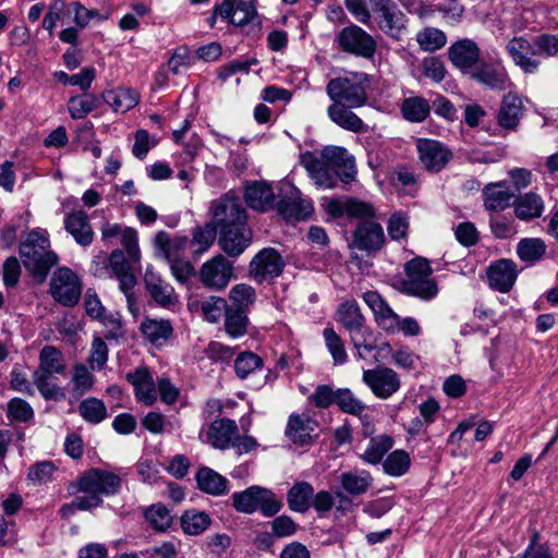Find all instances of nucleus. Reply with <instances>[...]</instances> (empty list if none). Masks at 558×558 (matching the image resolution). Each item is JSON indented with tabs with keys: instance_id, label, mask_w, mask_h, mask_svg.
<instances>
[{
	"instance_id": "f257e3e1",
	"label": "nucleus",
	"mask_w": 558,
	"mask_h": 558,
	"mask_svg": "<svg viewBox=\"0 0 558 558\" xmlns=\"http://www.w3.org/2000/svg\"><path fill=\"white\" fill-rule=\"evenodd\" d=\"M377 27L388 37L400 40L407 31V16L392 0H369ZM347 10L364 25H369L372 12L365 0H344Z\"/></svg>"
},
{
	"instance_id": "f03ea898",
	"label": "nucleus",
	"mask_w": 558,
	"mask_h": 558,
	"mask_svg": "<svg viewBox=\"0 0 558 558\" xmlns=\"http://www.w3.org/2000/svg\"><path fill=\"white\" fill-rule=\"evenodd\" d=\"M64 371L62 352L53 345H45L39 353V366L33 373V381L44 399L61 401L65 398L63 388L54 381V375Z\"/></svg>"
},
{
	"instance_id": "7ed1b4c3",
	"label": "nucleus",
	"mask_w": 558,
	"mask_h": 558,
	"mask_svg": "<svg viewBox=\"0 0 558 558\" xmlns=\"http://www.w3.org/2000/svg\"><path fill=\"white\" fill-rule=\"evenodd\" d=\"M20 255L26 270L39 282L46 279L50 268L58 263V256L50 251L48 236L35 230L21 244Z\"/></svg>"
},
{
	"instance_id": "20e7f679",
	"label": "nucleus",
	"mask_w": 558,
	"mask_h": 558,
	"mask_svg": "<svg viewBox=\"0 0 558 558\" xmlns=\"http://www.w3.org/2000/svg\"><path fill=\"white\" fill-rule=\"evenodd\" d=\"M371 88L368 75L364 72H350L349 76L331 80L327 85L328 96L336 102L343 100L350 108L362 107Z\"/></svg>"
},
{
	"instance_id": "39448f33",
	"label": "nucleus",
	"mask_w": 558,
	"mask_h": 558,
	"mask_svg": "<svg viewBox=\"0 0 558 558\" xmlns=\"http://www.w3.org/2000/svg\"><path fill=\"white\" fill-rule=\"evenodd\" d=\"M232 505L236 511L253 513L260 510L267 517L276 515L282 508V502L269 489L260 486H251L242 492L232 494Z\"/></svg>"
},
{
	"instance_id": "423d86ee",
	"label": "nucleus",
	"mask_w": 558,
	"mask_h": 558,
	"mask_svg": "<svg viewBox=\"0 0 558 558\" xmlns=\"http://www.w3.org/2000/svg\"><path fill=\"white\" fill-rule=\"evenodd\" d=\"M403 290L413 296L429 300L438 293L436 282L430 278L432 267L427 259L417 257L405 264Z\"/></svg>"
},
{
	"instance_id": "0eeeda50",
	"label": "nucleus",
	"mask_w": 558,
	"mask_h": 558,
	"mask_svg": "<svg viewBox=\"0 0 558 558\" xmlns=\"http://www.w3.org/2000/svg\"><path fill=\"white\" fill-rule=\"evenodd\" d=\"M121 478L119 475L100 469H92L81 475L75 483L70 485L73 493H83V496L114 495L120 490Z\"/></svg>"
},
{
	"instance_id": "6e6552de",
	"label": "nucleus",
	"mask_w": 558,
	"mask_h": 558,
	"mask_svg": "<svg viewBox=\"0 0 558 558\" xmlns=\"http://www.w3.org/2000/svg\"><path fill=\"white\" fill-rule=\"evenodd\" d=\"M53 300L64 306H74L82 294V283L77 275L68 267L58 268L49 283Z\"/></svg>"
},
{
	"instance_id": "1a4fd4ad",
	"label": "nucleus",
	"mask_w": 558,
	"mask_h": 558,
	"mask_svg": "<svg viewBox=\"0 0 558 558\" xmlns=\"http://www.w3.org/2000/svg\"><path fill=\"white\" fill-rule=\"evenodd\" d=\"M337 43L342 51L365 59H371L377 48L374 37L355 24L342 28L337 35Z\"/></svg>"
},
{
	"instance_id": "9d476101",
	"label": "nucleus",
	"mask_w": 558,
	"mask_h": 558,
	"mask_svg": "<svg viewBox=\"0 0 558 558\" xmlns=\"http://www.w3.org/2000/svg\"><path fill=\"white\" fill-rule=\"evenodd\" d=\"M213 225L219 230L246 223L247 217L239 197L228 194L211 202Z\"/></svg>"
},
{
	"instance_id": "9b49d317",
	"label": "nucleus",
	"mask_w": 558,
	"mask_h": 558,
	"mask_svg": "<svg viewBox=\"0 0 558 558\" xmlns=\"http://www.w3.org/2000/svg\"><path fill=\"white\" fill-rule=\"evenodd\" d=\"M232 278L233 265L221 254L205 262L198 272L202 284L213 291L225 290Z\"/></svg>"
},
{
	"instance_id": "f8f14e48",
	"label": "nucleus",
	"mask_w": 558,
	"mask_h": 558,
	"mask_svg": "<svg viewBox=\"0 0 558 558\" xmlns=\"http://www.w3.org/2000/svg\"><path fill=\"white\" fill-rule=\"evenodd\" d=\"M284 262L279 252L272 247L263 248L250 262L248 274L258 283L281 275Z\"/></svg>"
},
{
	"instance_id": "ddd939ff",
	"label": "nucleus",
	"mask_w": 558,
	"mask_h": 558,
	"mask_svg": "<svg viewBox=\"0 0 558 558\" xmlns=\"http://www.w3.org/2000/svg\"><path fill=\"white\" fill-rule=\"evenodd\" d=\"M362 379L371 391L383 400L390 398L401 387L398 373L386 366L364 371Z\"/></svg>"
},
{
	"instance_id": "4468645a",
	"label": "nucleus",
	"mask_w": 558,
	"mask_h": 558,
	"mask_svg": "<svg viewBox=\"0 0 558 558\" xmlns=\"http://www.w3.org/2000/svg\"><path fill=\"white\" fill-rule=\"evenodd\" d=\"M447 54L451 64L460 70L484 69L487 66L482 58L478 45L470 38H462L452 43L447 50Z\"/></svg>"
},
{
	"instance_id": "2eb2a0df",
	"label": "nucleus",
	"mask_w": 558,
	"mask_h": 558,
	"mask_svg": "<svg viewBox=\"0 0 558 558\" xmlns=\"http://www.w3.org/2000/svg\"><path fill=\"white\" fill-rule=\"evenodd\" d=\"M218 243L229 257L240 256L252 243V231L247 222L218 230Z\"/></svg>"
},
{
	"instance_id": "dca6fc26",
	"label": "nucleus",
	"mask_w": 558,
	"mask_h": 558,
	"mask_svg": "<svg viewBox=\"0 0 558 558\" xmlns=\"http://www.w3.org/2000/svg\"><path fill=\"white\" fill-rule=\"evenodd\" d=\"M322 158L342 182L349 183L354 180L356 174L354 157L345 148L327 146L322 150Z\"/></svg>"
},
{
	"instance_id": "f3484780",
	"label": "nucleus",
	"mask_w": 558,
	"mask_h": 558,
	"mask_svg": "<svg viewBox=\"0 0 558 558\" xmlns=\"http://www.w3.org/2000/svg\"><path fill=\"white\" fill-rule=\"evenodd\" d=\"M416 148L421 163L432 172L440 171L451 158L450 150L434 140L420 138L416 142Z\"/></svg>"
},
{
	"instance_id": "a211bd4d",
	"label": "nucleus",
	"mask_w": 558,
	"mask_h": 558,
	"mask_svg": "<svg viewBox=\"0 0 558 558\" xmlns=\"http://www.w3.org/2000/svg\"><path fill=\"white\" fill-rule=\"evenodd\" d=\"M238 428L239 427L233 420H215L208 426L205 436L201 434L199 437L204 442L209 444L215 449L226 450L231 447L232 441L236 436Z\"/></svg>"
},
{
	"instance_id": "6ab92c4d",
	"label": "nucleus",
	"mask_w": 558,
	"mask_h": 558,
	"mask_svg": "<svg viewBox=\"0 0 558 558\" xmlns=\"http://www.w3.org/2000/svg\"><path fill=\"white\" fill-rule=\"evenodd\" d=\"M128 383L133 387L137 401L153 405L157 400V390L149 369L145 366L135 368L125 376Z\"/></svg>"
},
{
	"instance_id": "aec40b11",
	"label": "nucleus",
	"mask_w": 558,
	"mask_h": 558,
	"mask_svg": "<svg viewBox=\"0 0 558 558\" xmlns=\"http://www.w3.org/2000/svg\"><path fill=\"white\" fill-rule=\"evenodd\" d=\"M144 282L149 295L160 306L168 307L178 302V294L173 287L166 282L153 267L146 268Z\"/></svg>"
},
{
	"instance_id": "412c9836",
	"label": "nucleus",
	"mask_w": 558,
	"mask_h": 558,
	"mask_svg": "<svg viewBox=\"0 0 558 558\" xmlns=\"http://www.w3.org/2000/svg\"><path fill=\"white\" fill-rule=\"evenodd\" d=\"M384 242L381 226L371 220L360 222L353 233V245L361 251H378Z\"/></svg>"
},
{
	"instance_id": "4be33fe9",
	"label": "nucleus",
	"mask_w": 558,
	"mask_h": 558,
	"mask_svg": "<svg viewBox=\"0 0 558 558\" xmlns=\"http://www.w3.org/2000/svg\"><path fill=\"white\" fill-rule=\"evenodd\" d=\"M278 214L287 221H299L307 219L313 213V205L310 201L300 196V191L293 189L291 195L280 199L277 204Z\"/></svg>"
},
{
	"instance_id": "5701e85b",
	"label": "nucleus",
	"mask_w": 558,
	"mask_h": 558,
	"mask_svg": "<svg viewBox=\"0 0 558 558\" xmlns=\"http://www.w3.org/2000/svg\"><path fill=\"white\" fill-rule=\"evenodd\" d=\"M517 277V265L510 259H500L488 269L489 286L502 293L511 290Z\"/></svg>"
},
{
	"instance_id": "b1692460",
	"label": "nucleus",
	"mask_w": 558,
	"mask_h": 558,
	"mask_svg": "<svg viewBox=\"0 0 558 558\" xmlns=\"http://www.w3.org/2000/svg\"><path fill=\"white\" fill-rule=\"evenodd\" d=\"M484 206L489 211H502L514 198L506 181L489 183L483 189Z\"/></svg>"
},
{
	"instance_id": "393cba45",
	"label": "nucleus",
	"mask_w": 558,
	"mask_h": 558,
	"mask_svg": "<svg viewBox=\"0 0 558 558\" xmlns=\"http://www.w3.org/2000/svg\"><path fill=\"white\" fill-rule=\"evenodd\" d=\"M64 228L77 244L87 246L93 242L94 232L85 211L74 210L68 214L64 218Z\"/></svg>"
},
{
	"instance_id": "a878e982",
	"label": "nucleus",
	"mask_w": 558,
	"mask_h": 558,
	"mask_svg": "<svg viewBox=\"0 0 558 558\" xmlns=\"http://www.w3.org/2000/svg\"><path fill=\"white\" fill-rule=\"evenodd\" d=\"M374 478L367 470L353 469L339 475V483L343 492L351 496L366 494L373 486Z\"/></svg>"
},
{
	"instance_id": "bb28decb",
	"label": "nucleus",
	"mask_w": 558,
	"mask_h": 558,
	"mask_svg": "<svg viewBox=\"0 0 558 558\" xmlns=\"http://www.w3.org/2000/svg\"><path fill=\"white\" fill-rule=\"evenodd\" d=\"M244 196L247 206L258 211H267L275 204L272 187L265 182H255L247 186Z\"/></svg>"
},
{
	"instance_id": "cd10ccee",
	"label": "nucleus",
	"mask_w": 558,
	"mask_h": 558,
	"mask_svg": "<svg viewBox=\"0 0 558 558\" xmlns=\"http://www.w3.org/2000/svg\"><path fill=\"white\" fill-rule=\"evenodd\" d=\"M514 214L520 220H531L542 216L545 204L541 195L527 192L518 196L513 203Z\"/></svg>"
},
{
	"instance_id": "c85d7f7f",
	"label": "nucleus",
	"mask_w": 558,
	"mask_h": 558,
	"mask_svg": "<svg viewBox=\"0 0 558 558\" xmlns=\"http://www.w3.org/2000/svg\"><path fill=\"white\" fill-rule=\"evenodd\" d=\"M328 117L338 126L354 132L363 133L367 131V125L343 104L336 102L329 106Z\"/></svg>"
},
{
	"instance_id": "c756f323",
	"label": "nucleus",
	"mask_w": 558,
	"mask_h": 558,
	"mask_svg": "<svg viewBox=\"0 0 558 558\" xmlns=\"http://www.w3.org/2000/svg\"><path fill=\"white\" fill-rule=\"evenodd\" d=\"M507 50L518 66L536 68L538 65V62L535 60L536 49L534 43L531 44L523 37L512 38L507 45Z\"/></svg>"
},
{
	"instance_id": "7c9ffc66",
	"label": "nucleus",
	"mask_w": 558,
	"mask_h": 558,
	"mask_svg": "<svg viewBox=\"0 0 558 558\" xmlns=\"http://www.w3.org/2000/svg\"><path fill=\"white\" fill-rule=\"evenodd\" d=\"M141 331L150 343L160 345L172 337L173 327L168 319L145 318Z\"/></svg>"
},
{
	"instance_id": "2f4dec72",
	"label": "nucleus",
	"mask_w": 558,
	"mask_h": 558,
	"mask_svg": "<svg viewBox=\"0 0 558 558\" xmlns=\"http://www.w3.org/2000/svg\"><path fill=\"white\" fill-rule=\"evenodd\" d=\"M314 487L308 482H296L287 494L290 510L299 513L306 512L312 506Z\"/></svg>"
},
{
	"instance_id": "473e14b6",
	"label": "nucleus",
	"mask_w": 558,
	"mask_h": 558,
	"mask_svg": "<svg viewBox=\"0 0 558 558\" xmlns=\"http://www.w3.org/2000/svg\"><path fill=\"white\" fill-rule=\"evenodd\" d=\"M195 478L198 488L208 495L221 496L225 495L228 490L227 478L210 468H201L196 473Z\"/></svg>"
},
{
	"instance_id": "72a5a7b5",
	"label": "nucleus",
	"mask_w": 558,
	"mask_h": 558,
	"mask_svg": "<svg viewBox=\"0 0 558 558\" xmlns=\"http://www.w3.org/2000/svg\"><path fill=\"white\" fill-rule=\"evenodd\" d=\"M523 114L522 100L514 94L509 93L501 102L498 123L505 129H514Z\"/></svg>"
},
{
	"instance_id": "f704fd0d",
	"label": "nucleus",
	"mask_w": 558,
	"mask_h": 558,
	"mask_svg": "<svg viewBox=\"0 0 558 558\" xmlns=\"http://www.w3.org/2000/svg\"><path fill=\"white\" fill-rule=\"evenodd\" d=\"M315 422L306 416L291 415L289 417L286 435L298 445H307L312 441Z\"/></svg>"
},
{
	"instance_id": "c9c22d12",
	"label": "nucleus",
	"mask_w": 558,
	"mask_h": 558,
	"mask_svg": "<svg viewBox=\"0 0 558 558\" xmlns=\"http://www.w3.org/2000/svg\"><path fill=\"white\" fill-rule=\"evenodd\" d=\"M155 245L159 254L168 260L181 257L190 245V240L185 236L170 238L167 232L160 231L155 236Z\"/></svg>"
},
{
	"instance_id": "e433bc0d",
	"label": "nucleus",
	"mask_w": 558,
	"mask_h": 558,
	"mask_svg": "<svg viewBox=\"0 0 558 558\" xmlns=\"http://www.w3.org/2000/svg\"><path fill=\"white\" fill-rule=\"evenodd\" d=\"M101 99L116 112H126L137 105L138 94L131 88H117L105 92Z\"/></svg>"
},
{
	"instance_id": "4c0bfd02",
	"label": "nucleus",
	"mask_w": 558,
	"mask_h": 558,
	"mask_svg": "<svg viewBox=\"0 0 558 558\" xmlns=\"http://www.w3.org/2000/svg\"><path fill=\"white\" fill-rule=\"evenodd\" d=\"M338 320L348 330L349 333L365 327V318L361 313L360 306L355 301H345L340 304L338 311Z\"/></svg>"
},
{
	"instance_id": "58836bf2",
	"label": "nucleus",
	"mask_w": 558,
	"mask_h": 558,
	"mask_svg": "<svg viewBox=\"0 0 558 558\" xmlns=\"http://www.w3.org/2000/svg\"><path fill=\"white\" fill-rule=\"evenodd\" d=\"M101 104V98L94 94H84L73 96L68 101V110L72 119L81 120L97 109Z\"/></svg>"
},
{
	"instance_id": "ea45409f",
	"label": "nucleus",
	"mask_w": 558,
	"mask_h": 558,
	"mask_svg": "<svg viewBox=\"0 0 558 558\" xmlns=\"http://www.w3.org/2000/svg\"><path fill=\"white\" fill-rule=\"evenodd\" d=\"M547 246L541 238H524L517 245V254L522 262L535 264L545 255Z\"/></svg>"
},
{
	"instance_id": "a19ab883",
	"label": "nucleus",
	"mask_w": 558,
	"mask_h": 558,
	"mask_svg": "<svg viewBox=\"0 0 558 558\" xmlns=\"http://www.w3.org/2000/svg\"><path fill=\"white\" fill-rule=\"evenodd\" d=\"M211 523L210 517L196 509L185 510L181 515V526L185 534L198 535L205 532Z\"/></svg>"
},
{
	"instance_id": "79ce46f5",
	"label": "nucleus",
	"mask_w": 558,
	"mask_h": 558,
	"mask_svg": "<svg viewBox=\"0 0 558 558\" xmlns=\"http://www.w3.org/2000/svg\"><path fill=\"white\" fill-rule=\"evenodd\" d=\"M392 446L393 439L386 434L372 437L366 450L360 458L368 464L376 465L383 461L384 456Z\"/></svg>"
},
{
	"instance_id": "37998d69",
	"label": "nucleus",
	"mask_w": 558,
	"mask_h": 558,
	"mask_svg": "<svg viewBox=\"0 0 558 558\" xmlns=\"http://www.w3.org/2000/svg\"><path fill=\"white\" fill-rule=\"evenodd\" d=\"M401 111L405 120L418 123L423 122L428 117L430 105L423 97H409L403 100Z\"/></svg>"
},
{
	"instance_id": "c03bdc74",
	"label": "nucleus",
	"mask_w": 558,
	"mask_h": 558,
	"mask_svg": "<svg viewBox=\"0 0 558 558\" xmlns=\"http://www.w3.org/2000/svg\"><path fill=\"white\" fill-rule=\"evenodd\" d=\"M329 206L335 216L347 215L351 218H366L374 215L371 205L356 199H349L344 203L332 202Z\"/></svg>"
},
{
	"instance_id": "a18cd8bd",
	"label": "nucleus",
	"mask_w": 558,
	"mask_h": 558,
	"mask_svg": "<svg viewBox=\"0 0 558 558\" xmlns=\"http://www.w3.org/2000/svg\"><path fill=\"white\" fill-rule=\"evenodd\" d=\"M145 521L158 532L167 531L173 521L170 510L162 504H155L144 511Z\"/></svg>"
},
{
	"instance_id": "49530a36",
	"label": "nucleus",
	"mask_w": 558,
	"mask_h": 558,
	"mask_svg": "<svg viewBox=\"0 0 558 558\" xmlns=\"http://www.w3.org/2000/svg\"><path fill=\"white\" fill-rule=\"evenodd\" d=\"M410 466V454L402 449L393 450L383 461L384 472L395 477L404 475L409 471Z\"/></svg>"
},
{
	"instance_id": "de8ad7c7",
	"label": "nucleus",
	"mask_w": 558,
	"mask_h": 558,
	"mask_svg": "<svg viewBox=\"0 0 558 558\" xmlns=\"http://www.w3.org/2000/svg\"><path fill=\"white\" fill-rule=\"evenodd\" d=\"M142 425L153 434H170L180 427L178 420H168L163 414L156 411L148 412L143 417Z\"/></svg>"
},
{
	"instance_id": "09e8293b",
	"label": "nucleus",
	"mask_w": 558,
	"mask_h": 558,
	"mask_svg": "<svg viewBox=\"0 0 558 558\" xmlns=\"http://www.w3.org/2000/svg\"><path fill=\"white\" fill-rule=\"evenodd\" d=\"M229 300L230 307L245 312L256 300L255 289L247 283H238L231 288Z\"/></svg>"
},
{
	"instance_id": "8fccbe9b",
	"label": "nucleus",
	"mask_w": 558,
	"mask_h": 558,
	"mask_svg": "<svg viewBox=\"0 0 558 558\" xmlns=\"http://www.w3.org/2000/svg\"><path fill=\"white\" fill-rule=\"evenodd\" d=\"M81 416L90 424H98L107 417L105 403L97 398H87L78 405Z\"/></svg>"
},
{
	"instance_id": "3c124183",
	"label": "nucleus",
	"mask_w": 558,
	"mask_h": 558,
	"mask_svg": "<svg viewBox=\"0 0 558 558\" xmlns=\"http://www.w3.org/2000/svg\"><path fill=\"white\" fill-rule=\"evenodd\" d=\"M391 184L401 193L414 196L417 192V181L413 172L407 168H397L390 174Z\"/></svg>"
},
{
	"instance_id": "603ef678",
	"label": "nucleus",
	"mask_w": 558,
	"mask_h": 558,
	"mask_svg": "<svg viewBox=\"0 0 558 558\" xmlns=\"http://www.w3.org/2000/svg\"><path fill=\"white\" fill-rule=\"evenodd\" d=\"M72 393L74 397H81L88 392L95 383V377L84 364H76L72 374Z\"/></svg>"
},
{
	"instance_id": "864d4df0",
	"label": "nucleus",
	"mask_w": 558,
	"mask_h": 558,
	"mask_svg": "<svg viewBox=\"0 0 558 558\" xmlns=\"http://www.w3.org/2000/svg\"><path fill=\"white\" fill-rule=\"evenodd\" d=\"M217 230L213 223L194 229L193 238L190 241V245L194 247V254H203L214 244Z\"/></svg>"
},
{
	"instance_id": "5fc2aeb1",
	"label": "nucleus",
	"mask_w": 558,
	"mask_h": 558,
	"mask_svg": "<svg viewBox=\"0 0 558 558\" xmlns=\"http://www.w3.org/2000/svg\"><path fill=\"white\" fill-rule=\"evenodd\" d=\"M247 323L248 319L245 312L229 306L225 315V329L230 337L239 338L245 335Z\"/></svg>"
},
{
	"instance_id": "6e6d98bb",
	"label": "nucleus",
	"mask_w": 558,
	"mask_h": 558,
	"mask_svg": "<svg viewBox=\"0 0 558 558\" xmlns=\"http://www.w3.org/2000/svg\"><path fill=\"white\" fill-rule=\"evenodd\" d=\"M418 46L425 51H435L447 43L445 33L435 27H425L416 34Z\"/></svg>"
},
{
	"instance_id": "4d7b16f0",
	"label": "nucleus",
	"mask_w": 558,
	"mask_h": 558,
	"mask_svg": "<svg viewBox=\"0 0 558 558\" xmlns=\"http://www.w3.org/2000/svg\"><path fill=\"white\" fill-rule=\"evenodd\" d=\"M350 335V340L356 350V356L365 360L366 355L375 349V339L369 327L365 326Z\"/></svg>"
},
{
	"instance_id": "13d9d810",
	"label": "nucleus",
	"mask_w": 558,
	"mask_h": 558,
	"mask_svg": "<svg viewBox=\"0 0 558 558\" xmlns=\"http://www.w3.org/2000/svg\"><path fill=\"white\" fill-rule=\"evenodd\" d=\"M325 344L332 356L336 365H342L347 362L348 355L344 349V343L340 336L333 328H325L323 331Z\"/></svg>"
},
{
	"instance_id": "bf43d9fd",
	"label": "nucleus",
	"mask_w": 558,
	"mask_h": 558,
	"mask_svg": "<svg viewBox=\"0 0 558 558\" xmlns=\"http://www.w3.org/2000/svg\"><path fill=\"white\" fill-rule=\"evenodd\" d=\"M102 505V498L97 496H77L71 504H65L60 508V514L63 519H69L76 511H87Z\"/></svg>"
},
{
	"instance_id": "052dcab7",
	"label": "nucleus",
	"mask_w": 558,
	"mask_h": 558,
	"mask_svg": "<svg viewBox=\"0 0 558 558\" xmlns=\"http://www.w3.org/2000/svg\"><path fill=\"white\" fill-rule=\"evenodd\" d=\"M336 403L341 411L355 416H361L366 410V404L347 388L338 389Z\"/></svg>"
},
{
	"instance_id": "680f3d73",
	"label": "nucleus",
	"mask_w": 558,
	"mask_h": 558,
	"mask_svg": "<svg viewBox=\"0 0 558 558\" xmlns=\"http://www.w3.org/2000/svg\"><path fill=\"white\" fill-rule=\"evenodd\" d=\"M263 366V360L253 352H242L234 361V371L238 377L244 379Z\"/></svg>"
},
{
	"instance_id": "e2e57ef3",
	"label": "nucleus",
	"mask_w": 558,
	"mask_h": 558,
	"mask_svg": "<svg viewBox=\"0 0 558 558\" xmlns=\"http://www.w3.org/2000/svg\"><path fill=\"white\" fill-rule=\"evenodd\" d=\"M471 78L486 85L490 89L502 90L507 89L511 82L506 72H469Z\"/></svg>"
},
{
	"instance_id": "0e129e2a",
	"label": "nucleus",
	"mask_w": 558,
	"mask_h": 558,
	"mask_svg": "<svg viewBox=\"0 0 558 558\" xmlns=\"http://www.w3.org/2000/svg\"><path fill=\"white\" fill-rule=\"evenodd\" d=\"M201 308L207 322L217 323L227 313L229 305L223 298L211 295L202 302Z\"/></svg>"
},
{
	"instance_id": "69168bd1",
	"label": "nucleus",
	"mask_w": 558,
	"mask_h": 558,
	"mask_svg": "<svg viewBox=\"0 0 558 558\" xmlns=\"http://www.w3.org/2000/svg\"><path fill=\"white\" fill-rule=\"evenodd\" d=\"M99 322L105 327L104 339L118 342L120 339L124 338L125 331L119 313H108L99 319Z\"/></svg>"
},
{
	"instance_id": "338daca9",
	"label": "nucleus",
	"mask_w": 558,
	"mask_h": 558,
	"mask_svg": "<svg viewBox=\"0 0 558 558\" xmlns=\"http://www.w3.org/2000/svg\"><path fill=\"white\" fill-rule=\"evenodd\" d=\"M257 17L254 0H235L233 8L232 24L243 26Z\"/></svg>"
},
{
	"instance_id": "774afa93",
	"label": "nucleus",
	"mask_w": 558,
	"mask_h": 558,
	"mask_svg": "<svg viewBox=\"0 0 558 558\" xmlns=\"http://www.w3.org/2000/svg\"><path fill=\"white\" fill-rule=\"evenodd\" d=\"M375 322L385 331L395 333L398 331L399 316L385 302L374 313Z\"/></svg>"
}]
</instances>
